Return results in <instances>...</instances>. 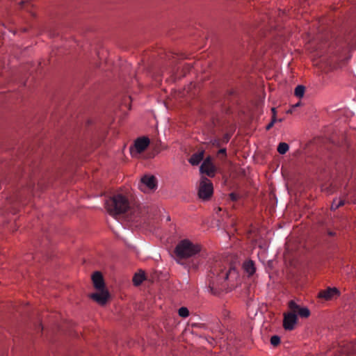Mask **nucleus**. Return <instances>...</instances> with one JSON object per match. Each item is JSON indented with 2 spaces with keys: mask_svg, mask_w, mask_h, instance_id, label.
<instances>
[{
  "mask_svg": "<svg viewBox=\"0 0 356 356\" xmlns=\"http://www.w3.org/2000/svg\"><path fill=\"white\" fill-rule=\"evenodd\" d=\"M157 187L156 179L154 176L145 175L141 178L138 184V188L140 191L147 192L156 189Z\"/></svg>",
  "mask_w": 356,
  "mask_h": 356,
  "instance_id": "39448f33",
  "label": "nucleus"
},
{
  "mask_svg": "<svg viewBox=\"0 0 356 356\" xmlns=\"http://www.w3.org/2000/svg\"><path fill=\"white\" fill-rule=\"evenodd\" d=\"M339 291L336 287H327L326 289L321 290L318 294V298L325 300H330L334 297L339 296Z\"/></svg>",
  "mask_w": 356,
  "mask_h": 356,
  "instance_id": "1a4fd4ad",
  "label": "nucleus"
},
{
  "mask_svg": "<svg viewBox=\"0 0 356 356\" xmlns=\"http://www.w3.org/2000/svg\"><path fill=\"white\" fill-rule=\"evenodd\" d=\"M200 170L202 173H205L209 177H213L215 172L210 157L207 158L202 163Z\"/></svg>",
  "mask_w": 356,
  "mask_h": 356,
  "instance_id": "9b49d317",
  "label": "nucleus"
},
{
  "mask_svg": "<svg viewBox=\"0 0 356 356\" xmlns=\"http://www.w3.org/2000/svg\"><path fill=\"white\" fill-rule=\"evenodd\" d=\"M300 105V102H298L297 104H296L293 106V108H296V107L299 106Z\"/></svg>",
  "mask_w": 356,
  "mask_h": 356,
  "instance_id": "c85d7f7f",
  "label": "nucleus"
},
{
  "mask_svg": "<svg viewBox=\"0 0 356 356\" xmlns=\"http://www.w3.org/2000/svg\"><path fill=\"white\" fill-rule=\"evenodd\" d=\"M222 211V209L220 207H218V209L216 211V213L217 215H219L220 212Z\"/></svg>",
  "mask_w": 356,
  "mask_h": 356,
  "instance_id": "cd10ccee",
  "label": "nucleus"
},
{
  "mask_svg": "<svg viewBox=\"0 0 356 356\" xmlns=\"http://www.w3.org/2000/svg\"><path fill=\"white\" fill-rule=\"evenodd\" d=\"M204 158V151H201L197 153L193 154L191 157L189 159V163L193 165H198Z\"/></svg>",
  "mask_w": 356,
  "mask_h": 356,
  "instance_id": "4468645a",
  "label": "nucleus"
},
{
  "mask_svg": "<svg viewBox=\"0 0 356 356\" xmlns=\"http://www.w3.org/2000/svg\"><path fill=\"white\" fill-rule=\"evenodd\" d=\"M289 307L291 311L294 312L302 318H307L310 315V312L307 307H300L293 300L289 302Z\"/></svg>",
  "mask_w": 356,
  "mask_h": 356,
  "instance_id": "9d476101",
  "label": "nucleus"
},
{
  "mask_svg": "<svg viewBox=\"0 0 356 356\" xmlns=\"http://www.w3.org/2000/svg\"><path fill=\"white\" fill-rule=\"evenodd\" d=\"M288 112L289 113H292V110H289Z\"/></svg>",
  "mask_w": 356,
  "mask_h": 356,
  "instance_id": "7c9ffc66",
  "label": "nucleus"
},
{
  "mask_svg": "<svg viewBox=\"0 0 356 356\" xmlns=\"http://www.w3.org/2000/svg\"><path fill=\"white\" fill-rule=\"evenodd\" d=\"M144 280V275L136 274L133 277V282L136 286L140 285Z\"/></svg>",
  "mask_w": 356,
  "mask_h": 356,
  "instance_id": "6ab92c4d",
  "label": "nucleus"
},
{
  "mask_svg": "<svg viewBox=\"0 0 356 356\" xmlns=\"http://www.w3.org/2000/svg\"><path fill=\"white\" fill-rule=\"evenodd\" d=\"M149 140L147 137L139 138L136 140L134 147H130V152L133 156L140 154L148 147Z\"/></svg>",
  "mask_w": 356,
  "mask_h": 356,
  "instance_id": "423d86ee",
  "label": "nucleus"
},
{
  "mask_svg": "<svg viewBox=\"0 0 356 356\" xmlns=\"http://www.w3.org/2000/svg\"><path fill=\"white\" fill-rule=\"evenodd\" d=\"M230 139V135L229 134H225L222 143H227Z\"/></svg>",
  "mask_w": 356,
  "mask_h": 356,
  "instance_id": "a878e982",
  "label": "nucleus"
},
{
  "mask_svg": "<svg viewBox=\"0 0 356 356\" xmlns=\"http://www.w3.org/2000/svg\"><path fill=\"white\" fill-rule=\"evenodd\" d=\"M272 112L273 113V119H272V121L266 126V129L267 130H269L270 129H271L275 121H276V118H275V108H272Z\"/></svg>",
  "mask_w": 356,
  "mask_h": 356,
  "instance_id": "412c9836",
  "label": "nucleus"
},
{
  "mask_svg": "<svg viewBox=\"0 0 356 356\" xmlns=\"http://www.w3.org/2000/svg\"><path fill=\"white\" fill-rule=\"evenodd\" d=\"M243 268L249 274V275H252L255 272L254 264L252 260L246 261L243 264Z\"/></svg>",
  "mask_w": 356,
  "mask_h": 356,
  "instance_id": "2eb2a0df",
  "label": "nucleus"
},
{
  "mask_svg": "<svg viewBox=\"0 0 356 356\" xmlns=\"http://www.w3.org/2000/svg\"><path fill=\"white\" fill-rule=\"evenodd\" d=\"M297 315L294 312L291 311L284 314L283 326L286 330H292L297 322Z\"/></svg>",
  "mask_w": 356,
  "mask_h": 356,
  "instance_id": "6e6552de",
  "label": "nucleus"
},
{
  "mask_svg": "<svg viewBox=\"0 0 356 356\" xmlns=\"http://www.w3.org/2000/svg\"><path fill=\"white\" fill-rule=\"evenodd\" d=\"M200 246L194 244L189 240L181 241L176 246L175 252L177 257L186 259L193 257L200 252Z\"/></svg>",
  "mask_w": 356,
  "mask_h": 356,
  "instance_id": "7ed1b4c3",
  "label": "nucleus"
},
{
  "mask_svg": "<svg viewBox=\"0 0 356 356\" xmlns=\"http://www.w3.org/2000/svg\"><path fill=\"white\" fill-rule=\"evenodd\" d=\"M327 234H328L330 236H332H332H335L336 233H335L334 232H333V231H330V230H329V231H327Z\"/></svg>",
  "mask_w": 356,
  "mask_h": 356,
  "instance_id": "bb28decb",
  "label": "nucleus"
},
{
  "mask_svg": "<svg viewBox=\"0 0 356 356\" xmlns=\"http://www.w3.org/2000/svg\"><path fill=\"white\" fill-rule=\"evenodd\" d=\"M33 184L31 183L27 184L26 186V189H24L22 191L18 192L13 197H12V200L10 201H22V199L24 198V196L25 195V193L27 192V193H32L33 191Z\"/></svg>",
  "mask_w": 356,
  "mask_h": 356,
  "instance_id": "ddd939ff",
  "label": "nucleus"
},
{
  "mask_svg": "<svg viewBox=\"0 0 356 356\" xmlns=\"http://www.w3.org/2000/svg\"><path fill=\"white\" fill-rule=\"evenodd\" d=\"M178 314L181 317L186 318L189 315V311L186 307H182L179 309Z\"/></svg>",
  "mask_w": 356,
  "mask_h": 356,
  "instance_id": "aec40b11",
  "label": "nucleus"
},
{
  "mask_svg": "<svg viewBox=\"0 0 356 356\" xmlns=\"http://www.w3.org/2000/svg\"><path fill=\"white\" fill-rule=\"evenodd\" d=\"M218 154L219 156H222L223 159H225L227 156V150L225 148H222L220 149L218 152Z\"/></svg>",
  "mask_w": 356,
  "mask_h": 356,
  "instance_id": "b1692460",
  "label": "nucleus"
},
{
  "mask_svg": "<svg viewBox=\"0 0 356 356\" xmlns=\"http://www.w3.org/2000/svg\"><path fill=\"white\" fill-rule=\"evenodd\" d=\"M346 202V200L343 198L339 199V200H334L332 202V204L331 205V209L332 210H336L339 207L343 206Z\"/></svg>",
  "mask_w": 356,
  "mask_h": 356,
  "instance_id": "dca6fc26",
  "label": "nucleus"
},
{
  "mask_svg": "<svg viewBox=\"0 0 356 356\" xmlns=\"http://www.w3.org/2000/svg\"><path fill=\"white\" fill-rule=\"evenodd\" d=\"M289 145L286 143H280L277 147V152L280 154H284L289 150Z\"/></svg>",
  "mask_w": 356,
  "mask_h": 356,
  "instance_id": "a211bd4d",
  "label": "nucleus"
},
{
  "mask_svg": "<svg viewBox=\"0 0 356 356\" xmlns=\"http://www.w3.org/2000/svg\"><path fill=\"white\" fill-rule=\"evenodd\" d=\"M229 199L233 201V202H236L237 201L239 198H240V195H238V193H231L229 195Z\"/></svg>",
  "mask_w": 356,
  "mask_h": 356,
  "instance_id": "5701e85b",
  "label": "nucleus"
},
{
  "mask_svg": "<svg viewBox=\"0 0 356 356\" xmlns=\"http://www.w3.org/2000/svg\"><path fill=\"white\" fill-rule=\"evenodd\" d=\"M105 204L108 212L112 216L123 214L132 221L136 220L138 216V209L134 207L122 194H114L106 200Z\"/></svg>",
  "mask_w": 356,
  "mask_h": 356,
  "instance_id": "f257e3e1",
  "label": "nucleus"
},
{
  "mask_svg": "<svg viewBox=\"0 0 356 356\" xmlns=\"http://www.w3.org/2000/svg\"><path fill=\"white\" fill-rule=\"evenodd\" d=\"M280 338L278 336L274 335L270 338V343L273 346H276L278 344H280Z\"/></svg>",
  "mask_w": 356,
  "mask_h": 356,
  "instance_id": "4be33fe9",
  "label": "nucleus"
},
{
  "mask_svg": "<svg viewBox=\"0 0 356 356\" xmlns=\"http://www.w3.org/2000/svg\"><path fill=\"white\" fill-rule=\"evenodd\" d=\"M24 3H25V2H24V1H22L20 2V3H19V4H20V6H21V7H22V6H24Z\"/></svg>",
  "mask_w": 356,
  "mask_h": 356,
  "instance_id": "c756f323",
  "label": "nucleus"
},
{
  "mask_svg": "<svg viewBox=\"0 0 356 356\" xmlns=\"http://www.w3.org/2000/svg\"><path fill=\"white\" fill-rule=\"evenodd\" d=\"M227 266L228 264L220 259L215 261L211 265L209 274V287L212 293H216V286L227 280L229 275L236 273V268L234 267L229 266V269L227 270Z\"/></svg>",
  "mask_w": 356,
  "mask_h": 356,
  "instance_id": "f03ea898",
  "label": "nucleus"
},
{
  "mask_svg": "<svg viewBox=\"0 0 356 356\" xmlns=\"http://www.w3.org/2000/svg\"><path fill=\"white\" fill-rule=\"evenodd\" d=\"M213 193V186L212 182L207 177H202L198 188L200 198L207 200L212 196Z\"/></svg>",
  "mask_w": 356,
  "mask_h": 356,
  "instance_id": "20e7f679",
  "label": "nucleus"
},
{
  "mask_svg": "<svg viewBox=\"0 0 356 356\" xmlns=\"http://www.w3.org/2000/svg\"><path fill=\"white\" fill-rule=\"evenodd\" d=\"M92 282L95 288L97 289H105L104 278L100 272H95L92 276Z\"/></svg>",
  "mask_w": 356,
  "mask_h": 356,
  "instance_id": "f8f14e48",
  "label": "nucleus"
},
{
  "mask_svg": "<svg viewBox=\"0 0 356 356\" xmlns=\"http://www.w3.org/2000/svg\"><path fill=\"white\" fill-rule=\"evenodd\" d=\"M212 145L216 147H220L222 144V140L220 139H214L211 141Z\"/></svg>",
  "mask_w": 356,
  "mask_h": 356,
  "instance_id": "393cba45",
  "label": "nucleus"
},
{
  "mask_svg": "<svg viewBox=\"0 0 356 356\" xmlns=\"http://www.w3.org/2000/svg\"><path fill=\"white\" fill-rule=\"evenodd\" d=\"M109 293L108 290L105 289H97L96 293L90 294V297L101 305H104L106 303L109 298Z\"/></svg>",
  "mask_w": 356,
  "mask_h": 356,
  "instance_id": "0eeeda50",
  "label": "nucleus"
},
{
  "mask_svg": "<svg viewBox=\"0 0 356 356\" xmlns=\"http://www.w3.org/2000/svg\"><path fill=\"white\" fill-rule=\"evenodd\" d=\"M305 88L302 85H298L294 91L295 95L298 97L301 98L303 97L305 94Z\"/></svg>",
  "mask_w": 356,
  "mask_h": 356,
  "instance_id": "f3484780",
  "label": "nucleus"
}]
</instances>
